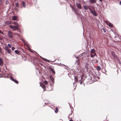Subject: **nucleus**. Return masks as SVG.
Segmentation results:
<instances>
[{
    "mask_svg": "<svg viewBox=\"0 0 121 121\" xmlns=\"http://www.w3.org/2000/svg\"><path fill=\"white\" fill-rule=\"evenodd\" d=\"M96 53L95 52V50L94 49H92L91 51V56L93 57L95 56Z\"/></svg>",
    "mask_w": 121,
    "mask_h": 121,
    "instance_id": "nucleus-1",
    "label": "nucleus"
},
{
    "mask_svg": "<svg viewBox=\"0 0 121 121\" xmlns=\"http://www.w3.org/2000/svg\"><path fill=\"white\" fill-rule=\"evenodd\" d=\"M9 26L10 28L13 30H16L18 29V27L17 26L10 25Z\"/></svg>",
    "mask_w": 121,
    "mask_h": 121,
    "instance_id": "nucleus-2",
    "label": "nucleus"
},
{
    "mask_svg": "<svg viewBox=\"0 0 121 121\" xmlns=\"http://www.w3.org/2000/svg\"><path fill=\"white\" fill-rule=\"evenodd\" d=\"M7 35L10 38H12L13 37V35L12 33V32L10 31H9L8 32Z\"/></svg>",
    "mask_w": 121,
    "mask_h": 121,
    "instance_id": "nucleus-3",
    "label": "nucleus"
},
{
    "mask_svg": "<svg viewBox=\"0 0 121 121\" xmlns=\"http://www.w3.org/2000/svg\"><path fill=\"white\" fill-rule=\"evenodd\" d=\"M90 12L92 13V14L94 16H97V14L95 10H90Z\"/></svg>",
    "mask_w": 121,
    "mask_h": 121,
    "instance_id": "nucleus-4",
    "label": "nucleus"
},
{
    "mask_svg": "<svg viewBox=\"0 0 121 121\" xmlns=\"http://www.w3.org/2000/svg\"><path fill=\"white\" fill-rule=\"evenodd\" d=\"M111 54L113 57L115 59H118L117 57L115 54V53L113 52L112 51L111 52Z\"/></svg>",
    "mask_w": 121,
    "mask_h": 121,
    "instance_id": "nucleus-5",
    "label": "nucleus"
},
{
    "mask_svg": "<svg viewBox=\"0 0 121 121\" xmlns=\"http://www.w3.org/2000/svg\"><path fill=\"white\" fill-rule=\"evenodd\" d=\"M22 42H23V43L24 44L26 45V46L28 47V48H29V45L27 43V42L25 41L24 40L22 39Z\"/></svg>",
    "mask_w": 121,
    "mask_h": 121,
    "instance_id": "nucleus-6",
    "label": "nucleus"
},
{
    "mask_svg": "<svg viewBox=\"0 0 121 121\" xmlns=\"http://www.w3.org/2000/svg\"><path fill=\"white\" fill-rule=\"evenodd\" d=\"M40 86H41L44 89V91L45 89L46 88V87L45 85L43 84L41 82L40 83Z\"/></svg>",
    "mask_w": 121,
    "mask_h": 121,
    "instance_id": "nucleus-7",
    "label": "nucleus"
},
{
    "mask_svg": "<svg viewBox=\"0 0 121 121\" xmlns=\"http://www.w3.org/2000/svg\"><path fill=\"white\" fill-rule=\"evenodd\" d=\"M5 50L7 51V52L9 53H10L11 51L7 47H5Z\"/></svg>",
    "mask_w": 121,
    "mask_h": 121,
    "instance_id": "nucleus-8",
    "label": "nucleus"
},
{
    "mask_svg": "<svg viewBox=\"0 0 121 121\" xmlns=\"http://www.w3.org/2000/svg\"><path fill=\"white\" fill-rule=\"evenodd\" d=\"M77 7L79 9H81V6L79 3H77L76 4Z\"/></svg>",
    "mask_w": 121,
    "mask_h": 121,
    "instance_id": "nucleus-9",
    "label": "nucleus"
},
{
    "mask_svg": "<svg viewBox=\"0 0 121 121\" xmlns=\"http://www.w3.org/2000/svg\"><path fill=\"white\" fill-rule=\"evenodd\" d=\"M11 80H12L14 81L16 83H18V81L17 80H16L15 79H14L13 77H11Z\"/></svg>",
    "mask_w": 121,
    "mask_h": 121,
    "instance_id": "nucleus-10",
    "label": "nucleus"
},
{
    "mask_svg": "<svg viewBox=\"0 0 121 121\" xmlns=\"http://www.w3.org/2000/svg\"><path fill=\"white\" fill-rule=\"evenodd\" d=\"M12 24H13L15 25V26H17V27H18V24L16 22H12Z\"/></svg>",
    "mask_w": 121,
    "mask_h": 121,
    "instance_id": "nucleus-11",
    "label": "nucleus"
},
{
    "mask_svg": "<svg viewBox=\"0 0 121 121\" xmlns=\"http://www.w3.org/2000/svg\"><path fill=\"white\" fill-rule=\"evenodd\" d=\"M3 62L2 59L1 58H0V65L2 66L3 64Z\"/></svg>",
    "mask_w": 121,
    "mask_h": 121,
    "instance_id": "nucleus-12",
    "label": "nucleus"
},
{
    "mask_svg": "<svg viewBox=\"0 0 121 121\" xmlns=\"http://www.w3.org/2000/svg\"><path fill=\"white\" fill-rule=\"evenodd\" d=\"M17 17L14 16L13 17L12 20H16L17 19Z\"/></svg>",
    "mask_w": 121,
    "mask_h": 121,
    "instance_id": "nucleus-13",
    "label": "nucleus"
},
{
    "mask_svg": "<svg viewBox=\"0 0 121 121\" xmlns=\"http://www.w3.org/2000/svg\"><path fill=\"white\" fill-rule=\"evenodd\" d=\"M101 69V67L99 66H97V69L98 70H100Z\"/></svg>",
    "mask_w": 121,
    "mask_h": 121,
    "instance_id": "nucleus-14",
    "label": "nucleus"
},
{
    "mask_svg": "<svg viewBox=\"0 0 121 121\" xmlns=\"http://www.w3.org/2000/svg\"><path fill=\"white\" fill-rule=\"evenodd\" d=\"M25 5H26V4H25V3L24 2H23L22 3V6L24 8H25Z\"/></svg>",
    "mask_w": 121,
    "mask_h": 121,
    "instance_id": "nucleus-15",
    "label": "nucleus"
},
{
    "mask_svg": "<svg viewBox=\"0 0 121 121\" xmlns=\"http://www.w3.org/2000/svg\"><path fill=\"white\" fill-rule=\"evenodd\" d=\"M83 7L84 9L86 10H87L88 9L87 7V6L85 5H84L83 6Z\"/></svg>",
    "mask_w": 121,
    "mask_h": 121,
    "instance_id": "nucleus-16",
    "label": "nucleus"
},
{
    "mask_svg": "<svg viewBox=\"0 0 121 121\" xmlns=\"http://www.w3.org/2000/svg\"><path fill=\"white\" fill-rule=\"evenodd\" d=\"M108 25L110 27H112L113 26V24L110 23H109Z\"/></svg>",
    "mask_w": 121,
    "mask_h": 121,
    "instance_id": "nucleus-17",
    "label": "nucleus"
},
{
    "mask_svg": "<svg viewBox=\"0 0 121 121\" xmlns=\"http://www.w3.org/2000/svg\"><path fill=\"white\" fill-rule=\"evenodd\" d=\"M15 53H17V54H18L19 53V51L17 50H15Z\"/></svg>",
    "mask_w": 121,
    "mask_h": 121,
    "instance_id": "nucleus-18",
    "label": "nucleus"
},
{
    "mask_svg": "<svg viewBox=\"0 0 121 121\" xmlns=\"http://www.w3.org/2000/svg\"><path fill=\"white\" fill-rule=\"evenodd\" d=\"M90 2L92 3H94L95 2V0H90Z\"/></svg>",
    "mask_w": 121,
    "mask_h": 121,
    "instance_id": "nucleus-19",
    "label": "nucleus"
},
{
    "mask_svg": "<svg viewBox=\"0 0 121 121\" xmlns=\"http://www.w3.org/2000/svg\"><path fill=\"white\" fill-rule=\"evenodd\" d=\"M6 24H12V22L10 21H8L6 23Z\"/></svg>",
    "mask_w": 121,
    "mask_h": 121,
    "instance_id": "nucleus-20",
    "label": "nucleus"
},
{
    "mask_svg": "<svg viewBox=\"0 0 121 121\" xmlns=\"http://www.w3.org/2000/svg\"><path fill=\"white\" fill-rule=\"evenodd\" d=\"M42 58L45 61H48V62H49L50 61L49 60H48L47 59H45L44 58Z\"/></svg>",
    "mask_w": 121,
    "mask_h": 121,
    "instance_id": "nucleus-21",
    "label": "nucleus"
},
{
    "mask_svg": "<svg viewBox=\"0 0 121 121\" xmlns=\"http://www.w3.org/2000/svg\"><path fill=\"white\" fill-rule=\"evenodd\" d=\"M74 79L75 80V82H77L78 80V78H77L75 77L74 78Z\"/></svg>",
    "mask_w": 121,
    "mask_h": 121,
    "instance_id": "nucleus-22",
    "label": "nucleus"
},
{
    "mask_svg": "<svg viewBox=\"0 0 121 121\" xmlns=\"http://www.w3.org/2000/svg\"><path fill=\"white\" fill-rule=\"evenodd\" d=\"M44 83L46 85H47L48 84V82L46 81H44Z\"/></svg>",
    "mask_w": 121,
    "mask_h": 121,
    "instance_id": "nucleus-23",
    "label": "nucleus"
},
{
    "mask_svg": "<svg viewBox=\"0 0 121 121\" xmlns=\"http://www.w3.org/2000/svg\"><path fill=\"white\" fill-rule=\"evenodd\" d=\"M8 46L10 48H11V46L10 44H8Z\"/></svg>",
    "mask_w": 121,
    "mask_h": 121,
    "instance_id": "nucleus-24",
    "label": "nucleus"
},
{
    "mask_svg": "<svg viewBox=\"0 0 121 121\" xmlns=\"http://www.w3.org/2000/svg\"><path fill=\"white\" fill-rule=\"evenodd\" d=\"M58 111V109L57 108H56L55 110V112L56 113H57Z\"/></svg>",
    "mask_w": 121,
    "mask_h": 121,
    "instance_id": "nucleus-25",
    "label": "nucleus"
},
{
    "mask_svg": "<svg viewBox=\"0 0 121 121\" xmlns=\"http://www.w3.org/2000/svg\"><path fill=\"white\" fill-rule=\"evenodd\" d=\"M15 49V48L14 47H12L11 48L12 50V51L14 50V49Z\"/></svg>",
    "mask_w": 121,
    "mask_h": 121,
    "instance_id": "nucleus-26",
    "label": "nucleus"
},
{
    "mask_svg": "<svg viewBox=\"0 0 121 121\" xmlns=\"http://www.w3.org/2000/svg\"><path fill=\"white\" fill-rule=\"evenodd\" d=\"M16 5L17 7H18V4L17 3H16Z\"/></svg>",
    "mask_w": 121,
    "mask_h": 121,
    "instance_id": "nucleus-27",
    "label": "nucleus"
},
{
    "mask_svg": "<svg viewBox=\"0 0 121 121\" xmlns=\"http://www.w3.org/2000/svg\"><path fill=\"white\" fill-rule=\"evenodd\" d=\"M52 71L53 73H55V71L53 70H52Z\"/></svg>",
    "mask_w": 121,
    "mask_h": 121,
    "instance_id": "nucleus-28",
    "label": "nucleus"
},
{
    "mask_svg": "<svg viewBox=\"0 0 121 121\" xmlns=\"http://www.w3.org/2000/svg\"><path fill=\"white\" fill-rule=\"evenodd\" d=\"M0 33H1V34H4L0 30Z\"/></svg>",
    "mask_w": 121,
    "mask_h": 121,
    "instance_id": "nucleus-29",
    "label": "nucleus"
},
{
    "mask_svg": "<svg viewBox=\"0 0 121 121\" xmlns=\"http://www.w3.org/2000/svg\"><path fill=\"white\" fill-rule=\"evenodd\" d=\"M103 30H104V32H106V30H104V29H103Z\"/></svg>",
    "mask_w": 121,
    "mask_h": 121,
    "instance_id": "nucleus-30",
    "label": "nucleus"
},
{
    "mask_svg": "<svg viewBox=\"0 0 121 121\" xmlns=\"http://www.w3.org/2000/svg\"><path fill=\"white\" fill-rule=\"evenodd\" d=\"M2 39V38L0 36V40H1Z\"/></svg>",
    "mask_w": 121,
    "mask_h": 121,
    "instance_id": "nucleus-31",
    "label": "nucleus"
},
{
    "mask_svg": "<svg viewBox=\"0 0 121 121\" xmlns=\"http://www.w3.org/2000/svg\"><path fill=\"white\" fill-rule=\"evenodd\" d=\"M119 3H120V4L121 5V1H120V2Z\"/></svg>",
    "mask_w": 121,
    "mask_h": 121,
    "instance_id": "nucleus-32",
    "label": "nucleus"
},
{
    "mask_svg": "<svg viewBox=\"0 0 121 121\" xmlns=\"http://www.w3.org/2000/svg\"><path fill=\"white\" fill-rule=\"evenodd\" d=\"M1 4V2L0 1V5Z\"/></svg>",
    "mask_w": 121,
    "mask_h": 121,
    "instance_id": "nucleus-33",
    "label": "nucleus"
},
{
    "mask_svg": "<svg viewBox=\"0 0 121 121\" xmlns=\"http://www.w3.org/2000/svg\"><path fill=\"white\" fill-rule=\"evenodd\" d=\"M69 121H73L72 120H69Z\"/></svg>",
    "mask_w": 121,
    "mask_h": 121,
    "instance_id": "nucleus-34",
    "label": "nucleus"
},
{
    "mask_svg": "<svg viewBox=\"0 0 121 121\" xmlns=\"http://www.w3.org/2000/svg\"><path fill=\"white\" fill-rule=\"evenodd\" d=\"M52 82H53V79H52Z\"/></svg>",
    "mask_w": 121,
    "mask_h": 121,
    "instance_id": "nucleus-35",
    "label": "nucleus"
},
{
    "mask_svg": "<svg viewBox=\"0 0 121 121\" xmlns=\"http://www.w3.org/2000/svg\"><path fill=\"white\" fill-rule=\"evenodd\" d=\"M100 1H101L102 0H99Z\"/></svg>",
    "mask_w": 121,
    "mask_h": 121,
    "instance_id": "nucleus-36",
    "label": "nucleus"
},
{
    "mask_svg": "<svg viewBox=\"0 0 121 121\" xmlns=\"http://www.w3.org/2000/svg\"><path fill=\"white\" fill-rule=\"evenodd\" d=\"M29 50H30V52H31V51L30 50V49H29Z\"/></svg>",
    "mask_w": 121,
    "mask_h": 121,
    "instance_id": "nucleus-37",
    "label": "nucleus"
},
{
    "mask_svg": "<svg viewBox=\"0 0 121 121\" xmlns=\"http://www.w3.org/2000/svg\"><path fill=\"white\" fill-rule=\"evenodd\" d=\"M29 50H30V52H31V51L30 50V49H29Z\"/></svg>",
    "mask_w": 121,
    "mask_h": 121,
    "instance_id": "nucleus-38",
    "label": "nucleus"
},
{
    "mask_svg": "<svg viewBox=\"0 0 121 121\" xmlns=\"http://www.w3.org/2000/svg\"><path fill=\"white\" fill-rule=\"evenodd\" d=\"M29 50H30V52H31V51L30 50V49H29Z\"/></svg>",
    "mask_w": 121,
    "mask_h": 121,
    "instance_id": "nucleus-39",
    "label": "nucleus"
},
{
    "mask_svg": "<svg viewBox=\"0 0 121 121\" xmlns=\"http://www.w3.org/2000/svg\"><path fill=\"white\" fill-rule=\"evenodd\" d=\"M29 50H30V52H31V51L30 50V49H29Z\"/></svg>",
    "mask_w": 121,
    "mask_h": 121,
    "instance_id": "nucleus-40",
    "label": "nucleus"
},
{
    "mask_svg": "<svg viewBox=\"0 0 121 121\" xmlns=\"http://www.w3.org/2000/svg\"><path fill=\"white\" fill-rule=\"evenodd\" d=\"M29 50H30V52H31V51L30 50V49H29Z\"/></svg>",
    "mask_w": 121,
    "mask_h": 121,
    "instance_id": "nucleus-41",
    "label": "nucleus"
}]
</instances>
